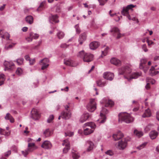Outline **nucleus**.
Segmentation results:
<instances>
[{
  "mask_svg": "<svg viewBox=\"0 0 159 159\" xmlns=\"http://www.w3.org/2000/svg\"><path fill=\"white\" fill-rule=\"evenodd\" d=\"M118 71L119 75H124V78L129 81L133 79H136L141 75V73L139 72L130 74L131 69L127 66H124L119 68Z\"/></svg>",
  "mask_w": 159,
  "mask_h": 159,
  "instance_id": "1",
  "label": "nucleus"
},
{
  "mask_svg": "<svg viewBox=\"0 0 159 159\" xmlns=\"http://www.w3.org/2000/svg\"><path fill=\"white\" fill-rule=\"evenodd\" d=\"M77 56L83 58L85 62H89L92 61L93 59V56L89 53H85L84 51L80 52L77 54Z\"/></svg>",
  "mask_w": 159,
  "mask_h": 159,
  "instance_id": "2",
  "label": "nucleus"
},
{
  "mask_svg": "<svg viewBox=\"0 0 159 159\" xmlns=\"http://www.w3.org/2000/svg\"><path fill=\"white\" fill-rule=\"evenodd\" d=\"M86 126H87L88 127L84 129V135H88L93 132V129L95 128L96 125L92 122H88L84 124L83 127L84 128Z\"/></svg>",
  "mask_w": 159,
  "mask_h": 159,
  "instance_id": "3",
  "label": "nucleus"
},
{
  "mask_svg": "<svg viewBox=\"0 0 159 159\" xmlns=\"http://www.w3.org/2000/svg\"><path fill=\"white\" fill-rule=\"evenodd\" d=\"M119 119H121L127 123H129L134 120V118L130 115L127 113H120L119 115Z\"/></svg>",
  "mask_w": 159,
  "mask_h": 159,
  "instance_id": "4",
  "label": "nucleus"
},
{
  "mask_svg": "<svg viewBox=\"0 0 159 159\" xmlns=\"http://www.w3.org/2000/svg\"><path fill=\"white\" fill-rule=\"evenodd\" d=\"M69 105L64 106L65 109L61 113V117L64 119H68L71 117V114Z\"/></svg>",
  "mask_w": 159,
  "mask_h": 159,
  "instance_id": "5",
  "label": "nucleus"
},
{
  "mask_svg": "<svg viewBox=\"0 0 159 159\" xmlns=\"http://www.w3.org/2000/svg\"><path fill=\"white\" fill-rule=\"evenodd\" d=\"M128 139L124 138L119 141L116 145V147L120 150L124 149L127 146Z\"/></svg>",
  "mask_w": 159,
  "mask_h": 159,
  "instance_id": "6",
  "label": "nucleus"
},
{
  "mask_svg": "<svg viewBox=\"0 0 159 159\" xmlns=\"http://www.w3.org/2000/svg\"><path fill=\"white\" fill-rule=\"evenodd\" d=\"M88 110L91 112L93 111L96 108V105L95 99H91L90 102L88 104L87 107Z\"/></svg>",
  "mask_w": 159,
  "mask_h": 159,
  "instance_id": "7",
  "label": "nucleus"
},
{
  "mask_svg": "<svg viewBox=\"0 0 159 159\" xmlns=\"http://www.w3.org/2000/svg\"><path fill=\"white\" fill-rule=\"evenodd\" d=\"M28 148L25 151H22V153L25 157H26L28 154L29 152L32 151L34 150L37 148V147L34 143H29L28 145Z\"/></svg>",
  "mask_w": 159,
  "mask_h": 159,
  "instance_id": "8",
  "label": "nucleus"
},
{
  "mask_svg": "<svg viewBox=\"0 0 159 159\" xmlns=\"http://www.w3.org/2000/svg\"><path fill=\"white\" fill-rule=\"evenodd\" d=\"M136 6H134L132 4L128 5L126 7L124 8L122 11V15L125 16H126L127 17L129 20H130V17L129 14L128 10L129 9H131L134 7Z\"/></svg>",
  "mask_w": 159,
  "mask_h": 159,
  "instance_id": "9",
  "label": "nucleus"
},
{
  "mask_svg": "<svg viewBox=\"0 0 159 159\" xmlns=\"http://www.w3.org/2000/svg\"><path fill=\"white\" fill-rule=\"evenodd\" d=\"M62 145L65 146L63 148V152L64 153H66L70 149V144L68 139L65 140L63 141Z\"/></svg>",
  "mask_w": 159,
  "mask_h": 159,
  "instance_id": "10",
  "label": "nucleus"
},
{
  "mask_svg": "<svg viewBox=\"0 0 159 159\" xmlns=\"http://www.w3.org/2000/svg\"><path fill=\"white\" fill-rule=\"evenodd\" d=\"M147 61V60L146 59H143L141 60L140 63V68L143 69L145 73L147 71L148 68L145 65Z\"/></svg>",
  "mask_w": 159,
  "mask_h": 159,
  "instance_id": "11",
  "label": "nucleus"
},
{
  "mask_svg": "<svg viewBox=\"0 0 159 159\" xmlns=\"http://www.w3.org/2000/svg\"><path fill=\"white\" fill-rule=\"evenodd\" d=\"M40 62L41 64V65H42L41 68L42 70L45 69L49 66L48 63L49 62V60L47 58H45L42 60Z\"/></svg>",
  "mask_w": 159,
  "mask_h": 159,
  "instance_id": "12",
  "label": "nucleus"
},
{
  "mask_svg": "<svg viewBox=\"0 0 159 159\" xmlns=\"http://www.w3.org/2000/svg\"><path fill=\"white\" fill-rule=\"evenodd\" d=\"M103 77L105 79L111 80L114 78V75L113 73L106 72L104 73Z\"/></svg>",
  "mask_w": 159,
  "mask_h": 159,
  "instance_id": "13",
  "label": "nucleus"
},
{
  "mask_svg": "<svg viewBox=\"0 0 159 159\" xmlns=\"http://www.w3.org/2000/svg\"><path fill=\"white\" fill-rule=\"evenodd\" d=\"M31 117L34 120H37L39 117V115L36 109L33 108L31 111Z\"/></svg>",
  "mask_w": 159,
  "mask_h": 159,
  "instance_id": "14",
  "label": "nucleus"
},
{
  "mask_svg": "<svg viewBox=\"0 0 159 159\" xmlns=\"http://www.w3.org/2000/svg\"><path fill=\"white\" fill-rule=\"evenodd\" d=\"M111 32L114 33V34H117L116 38L119 39L123 36V35L120 33L119 29L117 27H115L113 28L111 30Z\"/></svg>",
  "mask_w": 159,
  "mask_h": 159,
  "instance_id": "15",
  "label": "nucleus"
},
{
  "mask_svg": "<svg viewBox=\"0 0 159 159\" xmlns=\"http://www.w3.org/2000/svg\"><path fill=\"white\" fill-rule=\"evenodd\" d=\"M107 113L108 111L106 108H103L102 109L100 114V116L102 117V119L100 122L101 123H103L105 122L106 118L105 116V114H107Z\"/></svg>",
  "mask_w": 159,
  "mask_h": 159,
  "instance_id": "16",
  "label": "nucleus"
},
{
  "mask_svg": "<svg viewBox=\"0 0 159 159\" xmlns=\"http://www.w3.org/2000/svg\"><path fill=\"white\" fill-rule=\"evenodd\" d=\"M124 136L123 134L120 131H119L113 135V138L115 140H118L121 139Z\"/></svg>",
  "mask_w": 159,
  "mask_h": 159,
  "instance_id": "17",
  "label": "nucleus"
},
{
  "mask_svg": "<svg viewBox=\"0 0 159 159\" xmlns=\"http://www.w3.org/2000/svg\"><path fill=\"white\" fill-rule=\"evenodd\" d=\"M52 145L51 143L48 141H45L42 143L41 147L46 149H49L51 148Z\"/></svg>",
  "mask_w": 159,
  "mask_h": 159,
  "instance_id": "18",
  "label": "nucleus"
},
{
  "mask_svg": "<svg viewBox=\"0 0 159 159\" xmlns=\"http://www.w3.org/2000/svg\"><path fill=\"white\" fill-rule=\"evenodd\" d=\"M111 63L116 66H120L121 64V62L120 60L116 58L113 57L110 60Z\"/></svg>",
  "mask_w": 159,
  "mask_h": 159,
  "instance_id": "19",
  "label": "nucleus"
},
{
  "mask_svg": "<svg viewBox=\"0 0 159 159\" xmlns=\"http://www.w3.org/2000/svg\"><path fill=\"white\" fill-rule=\"evenodd\" d=\"M5 66L6 70H12L15 67L14 65L11 62H6L5 63Z\"/></svg>",
  "mask_w": 159,
  "mask_h": 159,
  "instance_id": "20",
  "label": "nucleus"
},
{
  "mask_svg": "<svg viewBox=\"0 0 159 159\" xmlns=\"http://www.w3.org/2000/svg\"><path fill=\"white\" fill-rule=\"evenodd\" d=\"M99 43L98 42H92L90 44L89 47L91 49H95L99 46Z\"/></svg>",
  "mask_w": 159,
  "mask_h": 159,
  "instance_id": "21",
  "label": "nucleus"
},
{
  "mask_svg": "<svg viewBox=\"0 0 159 159\" xmlns=\"http://www.w3.org/2000/svg\"><path fill=\"white\" fill-rule=\"evenodd\" d=\"M89 114L87 113H84L82 115L81 117L80 121L81 123H83L89 117Z\"/></svg>",
  "mask_w": 159,
  "mask_h": 159,
  "instance_id": "22",
  "label": "nucleus"
},
{
  "mask_svg": "<svg viewBox=\"0 0 159 159\" xmlns=\"http://www.w3.org/2000/svg\"><path fill=\"white\" fill-rule=\"evenodd\" d=\"M159 71L155 69L154 67L152 66L150 69L149 73L151 76L155 75L159 73Z\"/></svg>",
  "mask_w": 159,
  "mask_h": 159,
  "instance_id": "23",
  "label": "nucleus"
},
{
  "mask_svg": "<svg viewBox=\"0 0 159 159\" xmlns=\"http://www.w3.org/2000/svg\"><path fill=\"white\" fill-rule=\"evenodd\" d=\"M5 119L6 120H9L10 121L11 123H13L14 122V118L9 113H7L6 114L5 117Z\"/></svg>",
  "mask_w": 159,
  "mask_h": 159,
  "instance_id": "24",
  "label": "nucleus"
},
{
  "mask_svg": "<svg viewBox=\"0 0 159 159\" xmlns=\"http://www.w3.org/2000/svg\"><path fill=\"white\" fill-rule=\"evenodd\" d=\"M58 16L57 15H52L50 17V20L51 21L55 23H57L59 20H58Z\"/></svg>",
  "mask_w": 159,
  "mask_h": 159,
  "instance_id": "25",
  "label": "nucleus"
},
{
  "mask_svg": "<svg viewBox=\"0 0 159 159\" xmlns=\"http://www.w3.org/2000/svg\"><path fill=\"white\" fill-rule=\"evenodd\" d=\"M64 63L66 65L71 66H75V65L74 61L71 60H66L64 61Z\"/></svg>",
  "mask_w": 159,
  "mask_h": 159,
  "instance_id": "26",
  "label": "nucleus"
},
{
  "mask_svg": "<svg viewBox=\"0 0 159 159\" xmlns=\"http://www.w3.org/2000/svg\"><path fill=\"white\" fill-rule=\"evenodd\" d=\"M158 134V133L155 131H151L149 133V136L151 139H155Z\"/></svg>",
  "mask_w": 159,
  "mask_h": 159,
  "instance_id": "27",
  "label": "nucleus"
},
{
  "mask_svg": "<svg viewBox=\"0 0 159 159\" xmlns=\"http://www.w3.org/2000/svg\"><path fill=\"white\" fill-rule=\"evenodd\" d=\"M25 20L27 23L32 24L33 22V18L31 16H28L26 17Z\"/></svg>",
  "mask_w": 159,
  "mask_h": 159,
  "instance_id": "28",
  "label": "nucleus"
},
{
  "mask_svg": "<svg viewBox=\"0 0 159 159\" xmlns=\"http://www.w3.org/2000/svg\"><path fill=\"white\" fill-rule=\"evenodd\" d=\"M10 131H6L5 129L0 128V134L1 135L8 136L10 134Z\"/></svg>",
  "mask_w": 159,
  "mask_h": 159,
  "instance_id": "29",
  "label": "nucleus"
},
{
  "mask_svg": "<svg viewBox=\"0 0 159 159\" xmlns=\"http://www.w3.org/2000/svg\"><path fill=\"white\" fill-rule=\"evenodd\" d=\"M151 113L150 109L148 108L145 111L143 115V117H148L151 116Z\"/></svg>",
  "mask_w": 159,
  "mask_h": 159,
  "instance_id": "30",
  "label": "nucleus"
},
{
  "mask_svg": "<svg viewBox=\"0 0 159 159\" xmlns=\"http://www.w3.org/2000/svg\"><path fill=\"white\" fill-rule=\"evenodd\" d=\"M134 134L137 136L139 138L143 135V133L141 131H139L137 129H135L134 132Z\"/></svg>",
  "mask_w": 159,
  "mask_h": 159,
  "instance_id": "31",
  "label": "nucleus"
},
{
  "mask_svg": "<svg viewBox=\"0 0 159 159\" xmlns=\"http://www.w3.org/2000/svg\"><path fill=\"white\" fill-rule=\"evenodd\" d=\"M88 143L89 145V146L87 149V151L88 152H89L93 149L94 145L93 143L91 141H89L88 142Z\"/></svg>",
  "mask_w": 159,
  "mask_h": 159,
  "instance_id": "32",
  "label": "nucleus"
},
{
  "mask_svg": "<svg viewBox=\"0 0 159 159\" xmlns=\"http://www.w3.org/2000/svg\"><path fill=\"white\" fill-rule=\"evenodd\" d=\"M86 39V36L85 34L82 35L80 37L79 41L80 44H82L83 42Z\"/></svg>",
  "mask_w": 159,
  "mask_h": 159,
  "instance_id": "33",
  "label": "nucleus"
},
{
  "mask_svg": "<svg viewBox=\"0 0 159 159\" xmlns=\"http://www.w3.org/2000/svg\"><path fill=\"white\" fill-rule=\"evenodd\" d=\"M97 83L98 85L100 87H103L106 85V82L102 81V80H100L97 81Z\"/></svg>",
  "mask_w": 159,
  "mask_h": 159,
  "instance_id": "34",
  "label": "nucleus"
},
{
  "mask_svg": "<svg viewBox=\"0 0 159 159\" xmlns=\"http://www.w3.org/2000/svg\"><path fill=\"white\" fill-rule=\"evenodd\" d=\"M3 31L2 30H0V35H2L1 37L3 39H5L6 38L7 39H8L9 38V34L8 33H6L5 35H2Z\"/></svg>",
  "mask_w": 159,
  "mask_h": 159,
  "instance_id": "35",
  "label": "nucleus"
},
{
  "mask_svg": "<svg viewBox=\"0 0 159 159\" xmlns=\"http://www.w3.org/2000/svg\"><path fill=\"white\" fill-rule=\"evenodd\" d=\"M72 154L73 159H77L80 157L79 154L76 151H72Z\"/></svg>",
  "mask_w": 159,
  "mask_h": 159,
  "instance_id": "36",
  "label": "nucleus"
},
{
  "mask_svg": "<svg viewBox=\"0 0 159 159\" xmlns=\"http://www.w3.org/2000/svg\"><path fill=\"white\" fill-rule=\"evenodd\" d=\"M43 134L46 137H47L51 134V132L49 129H47L43 132Z\"/></svg>",
  "mask_w": 159,
  "mask_h": 159,
  "instance_id": "37",
  "label": "nucleus"
},
{
  "mask_svg": "<svg viewBox=\"0 0 159 159\" xmlns=\"http://www.w3.org/2000/svg\"><path fill=\"white\" fill-rule=\"evenodd\" d=\"M5 80V75L2 74L0 75V85L4 84Z\"/></svg>",
  "mask_w": 159,
  "mask_h": 159,
  "instance_id": "38",
  "label": "nucleus"
},
{
  "mask_svg": "<svg viewBox=\"0 0 159 159\" xmlns=\"http://www.w3.org/2000/svg\"><path fill=\"white\" fill-rule=\"evenodd\" d=\"M58 38L59 39H62L64 36V33L61 31H59L57 34Z\"/></svg>",
  "mask_w": 159,
  "mask_h": 159,
  "instance_id": "39",
  "label": "nucleus"
},
{
  "mask_svg": "<svg viewBox=\"0 0 159 159\" xmlns=\"http://www.w3.org/2000/svg\"><path fill=\"white\" fill-rule=\"evenodd\" d=\"M146 81L147 82H148L149 83H150L152 84H154L156 82L155 80H154L153 79L149 77H148L147 78Z\"/></svg>",
  "mask_w": 159,
  "mask_h": 159,
  "instance_id": "40",
  "label": "nucleus"
},
{
  "mask_svg": "<svg viewBox=\"0 0 159 159\" xmlns=\"http://www.w3.org/2000/svg\"><path fill=\"white\" fill-rule=\"evenodd\" d=\"M30 37H31L32 39H36L38 38L39 35V34H34L30 33Z\"/></svg>",
  "mask_w": 159,
  "mask_h": 159,
  "instance_id": "41",
  "label": "nucleus"
},
{
  "mask_svg": "<svg viewBox=\"0 0 159 159\" xmlns=\"http://www.w3.org/2000/svg\"><path fill=\"white\" fill-rule=\"evenodd\" d=\"M109 49V47H107L105 49V50L103 51H102V53L101 56L102 57L105 56L107 55V53L108 52Z\"/></svg>",
  "mask_w": 159,
  "mask_h": 159,
  "instance_id": "42",
  "label": "nucleus"
},
{
  "mask_svg": "<svg viewBox=\"0 0 159 159\" xmlns=\"http://www.w3.org/2000/svg\"><path fill=\"white\" fill-rule=\"evenodd\" d=\"M114 105V102L113 101H112L111 100H109L107 103L106 105V106H109L110 107H112Z\"/></svg>",
  "mask_w": 159,
  "mask_h": 159,
  "instance_id": "43",
  "label": "nucleus"
},
{
  "mask_svg": "<svg viewBox=\"0 0 159 159\" xmlns=\"http://www.w3.org/2000/svg\"><path fill=\"white\" fill-rule=\"evenodd\" d=\"M111 10H110L109 12V14L111 16H113L114 15H115L116 17L115 18V20L116 21H118L120 20V18L119 16H116V14H115V13L114 14H111Z\"/></svg>",
  "mask_w": 159,
  "mask_h": 159,
  "instance_id": "44",
  "label": "nucleus"
},
{
  "mask_svg": "<svg viewBox=\"0 0 159 159\" xmlns=\"http://www.w3.org/2000/svg\"><path fill=\"white\" fill-rule=\"evenodd\" d=\"M24 59L22 58H19L17 60L16 62L19 65H22Z\"/></svg>",
  "mask_w": 159,
  "mask_h": 159,
  "instance_id": "45",
  "label": "nucleus"
},
{
  "mask_svg": "<svg viewBox=\"0 0 159 159\" xmlns=\"http://www.w3.org/2000/svg\"><path fill=\"white\" fill-rule=\"evenodd\" d=\"M152 126L153 125L152 124H149L145 128V130L146 132L150 130Z\"/></svg>",
  "mask_w": 159,
  "mask_h": 159,
  "instance_id": "46",
  "label": "nucleus"
},
{
  "mask_svg": "<svg viewBox=\"0 0 159 159\" xmlns=\"http://www.w3.org/2000/svg\"><path fill=\"white\" fill-rule=\"evenodd\" d=\"M45 2H43L42 3H41L39 7L37 9V10L38 11H41L42 9H43V7L44 4H45Z\"/></svg>",
  "mask_w": 159,
  "mask_h": 159,
  "instance_id": "47",
  "label": "nucleus"
},
{
  "mask_svg": "<svg viewBox=\"0 0 159 159\" xmlns=\"http://www.w3.org/2000/svg\"><path fill=\"white\" fill-rule=\"evenodd\" d=\"M22 69L20 68H18L17 69L16 72V74L18 75H20L22 73Z\"/></svg>",
  "mask_w": 159,
  "mask_h": 159,
  "instance_id": "48",
  "label": "nucleus"
},
{
  "mask_svg": "<svg viewBox=\"0 0 159 159\" xmlns=\"http://www.w3.org/2000/svg\"><path fill=\"white\" fill-rule=\"evenodd\" d=\"M146 144L147 143H144L140 145L137 148L139 150L141 149L144 148L146 145Z\"/></svg>",
  "mask_w": 159,
  "mask_h": 159,
  "instance_id": "49",
  "label": "nucleus"
},
{
  "mask_svg": "<svg viewBox=\"0 0 159 159\" xmlns=\"http://www.w3.org/2000/svg\"><path fill=\"white\" fill-rule=\"evenodd\" d=\"M54 119V116L53 115H52L50 116H49V118L47 120L48 122V123H50L52 121L53 119Z\"/></svg>",
  "mask_w": 159,
  "mask_h": 159,
  "instance_id": "50",
  "label": "nucleus"
},
{
  "mask_svg": "<svg viewBox=\"0 0 159 159\" xmlns=\"http://www.w3.org/2000/svg\"><path fill=\"white\" fill-rule=\"evenodd\" d=\"M75 28L76 29V31L77 33L79 34L80 32V30L79 28V25H76L75 26Z\"/></svg>",
  "mask_w": 159,
  "mask_h": 159,
  "instance_id": "51",
  "label": "nucleus"
},
{
  "mask_svg": "<svg viewBox=\"0 0 159 159\" xmlns=\"http://www.w3.org/2000/svg\"><path fill=\"white\" fill-rule=\"evenodd\" d=\"M107 0H98V1L100 3V4L103 5L107 1Z\"/></svg>",
  "mask_w": 159,
  "mask_h": 159,
  "instance_id": "52",
  "label": "nucleus"
},
{
  "mask_svg": "<svg viewBox=\"0 0 159 159\" xmlns=\"http://www.w3.org/2000/svg\"><path fill=\"white\" fill-rule=\"evenodd\" d=\"M106 153L107 154L110 155V156H112L113 154V153L112 151L110 150H109L107 151L106 152Z\"/></svg>",
  "mask_w": 159,
  "mask_h": 159,
  "instance_id": "53",
  "label": "nucleus"
},
{
  "mask_svg": "<svg viewBox=\"0 0 159 159\" xmlns=\"http://www.w3.org/2000/svg\"><path fill=\"white\" fill-rule=\"evenodd\" d=\"M142 48L145 52H147L148 51V49L147 48V46L146 44H143L142 46Z\"/></svg>",
  "mask_w": 159,
  "mask_h": 159,
  "instance_id": "54",
  "label": "nucleus"
},
{
  "mask_svg": "<svg viewBox=\"0 0 159 159\" xmlns=\"http://www.w3.org/2000/svg\"><path fill=\"white\" fill-rule=\"evenodd\" d=\"M146 42L148 43V46H150L153 44H154V42H153L151 40H149L148 39H147Z\"/></svg>",
  "mask_w": 159,
  "mask_h": 159,
  "instance_id": "55",
  "label": "nucleus"
},
{
  "mask_svg": "<svg viewBox=\"0 0 159 159\" xmlns=\"http://www.w3.org/2000/svg\"><path fill=\"white\" fill-rule=\"evenodd\" d=\"M35 61L34 59H30L29 61L30 64V65H33L35 63Z\"/></svg>",
  "mask_w": 159,
  "mask_h": 159,
  "instance_id": "56",
  "label": "nucleus"
},
{
  "mask_svg": "<svg viewBox=\"0 0 159 159\" xmlns=\"http://www.w3.org/2000/svg\"><path fill=\"white\" fill-rule=\"evenodd\" d=\"M15 45V44H13L9 45L8 46H6L5 48L6 49H8L9 48H12L13 46Z\"/></svg>",
  "mask_w": 159,
  "mask_h": 159,
  "instance_id": "57",
  "label": "nucleus"
},
{
  "mask_svg": "<svg viewBox=\"0 0 159 159\" xmlns=\"http://www.w3.org/2000/svg\"><path fill=\"white\" fill-rule=\"evenodd\" d=\"M66 136H71L73 135V133L72 132H70L68 133L67 134L66 133H65Z\"/></svg>",
  "mask_w": 159,
  "mask_h": 159,
  "instance_id": "58",
  "label": "nucleus"
},
{
  "mask_svg": "<svg viewBox=\"0 0 159 159\" xmlns=\"http://www.w3.org/2000/svg\"><path fill=\"white\" fill-rule=\"evenodd\" d=\"M26 40L29 42H31L32 41V39L31 37H30V36L29 37L26 38Z\"/></svg>",
  "mask_w": 159,
  "mask_h": 159,
  "instance_id": "59",
  "label": "nucleus"
},
{
  "mask_svg": "<svg viewBox=\"0 0 159 159\" xmlns=\"http://www.w3.org/2000/svg\"><path fill=\"white\" fill-rule=\"evenodd\" d=\"M25 58L27 61H29L30 60V57L28 55H26L25 57Z\"/></svg>",
  "mask_w": 159,
  "mask_h": 159,
  "instance_id": "60",
  "label": "nucleus"
},
{
  "mask_svg": "<svg viewBox=\"0 0 159 159\" xmlns=\"http://www.w3.org/2000/svg\"><path fill=\"white\" fill-rule=\"evenodd\" d=\"M61 47L62 48H67V45L66 44H63L61 45Z\"/></svg>",
  "mask_w": 159,
  "mask_h": 159,
  "instance_id": "61",
  "label": "nucleus"
},
{
  "mask_svg": "<svg viewBox=\"0 0 159 159\" xmlns=\"http://www.w3.org/2000/svg\"><path fill=\"white\" fill-rule=\"evenodd\" d=\"M156 118L157 120L159 121V111L156 113Z\"/></svg>",
  "mask_w": 159,
  "mask_h": 159,
  "instance_id": "62",
  "label": "nucleus"
},
{
  "mask_svg": "<svg viewBox=\"0 0 159 159\" xmlns=\"http://www.w3.org/2000/svg\"><path fill=\"white\" fill-rule=\"evenodd\" d=\"M145 87H146V88L147 89H149L150 88V83H148L146 85V86Z\"/></svg>",
  "mask_w": 159,
  "mask_h": 159,
  "instance_id": "63",
  "label": "nucleus"
},
{
  "mask_svg": "<svg viewBox=\"0 0 159 159\" xmlns=\"http://www.w3.org/2000/svg\"><path fill=\"white\" fill-rule=\"evenodd\" d=\"M11 153V152L10 151H9L7 152V153L5 154V156L6 157L8 156L9 155H10Z\"/></svg>",
  "mask_w": 159,
  "mask_h": 159,
  "instance_id": "64",
  "label": "nucleus"
}]
</instances>
